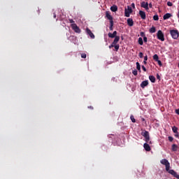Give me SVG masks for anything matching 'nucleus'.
Listing matches in <instances>:
<instances>
[{
  "label": "nucleus",
  "mask_w": 179,
  "mask_h": 179,
  "mask_svg": "<svg viewBox=\"0 0 179 179\" xmlns=\"http://www.w3.org/2000/svg\"><path fill=\"white\" fill-rule=\"evenodd\" d=\"M87 55H86V53H82L81 54V58H86Z\"/></svg>",
  "instance_id": "obj_32"
},
{
  "label": "nucleus",
  "mask_w": 179,
  "mask_h": 179,
  "mask_svg": "<svg viewBox=\"0 0 179 179\" xmlns=\"http://www.w3.org/2000/svg\"><path fill=\"white\" fill-rule=\"evenodd\" d=\"M149 79L152 82V83H155V82H156V78L153 76H150Z\"/></svg>",
  "instance_id": "obj_18"
},
{
  "label": "nucleus",
  "mask_w": 179,
  "mask_h": 179,
  "mask_svg": "<svg viewBox=\"0 0 179 179\" xmlns=\"http://www.w3.org/2000/svg\"><path fill=\"white\" fill-rule=\"evenodd\" d=\"M86 31L91 38H94V34L92 33V31L89 28H87Z\"/></svg>",
  "instance_id": "obj_10"
},
{
  "label": "nucleus",
  "mask_w": 179,
  "mask_h": 179,
  "mask_svg": "<svg viewBox=\"0 0 179 179\" xmlns=\"http://www.w3.org/2000/svg\"><path fill=\"white\" fill-rule=\"evenodd\" d=\"M131 13H132V8L131 6H127V8L124 10V16L126 17H129Z\"/></svg>",
  "instance_id": "obj_4"
},
{
  "label": "nucleus",
  "mask_w": 179,
  "mask_h": 179,
  "mask_svg": "<svg viewBox=\"0 0 179 179\" xmlns=\"http://www.w3.org/2000/svg\"><path fill=\"white\" fill-rule=\"evenodd\" d=\"M175 112L178 114V115H179V109H176Z\"/></svg>",
  "instance_id": "obj_42"
},
{
  "label": "nucleus",
  "mask_w": 179,
  "mask_h": 179,
  "mask_svg": "<svg viewBox=\"0 0 179 179\" xmlns=\"http://www.w3.org/2000/svg\"><path fill=\"white\" fill-rule=\"evenodd\" d=\"M143 41L144 43H148V38L146 36L143 37Z\"/></svg>",
  "instance_id": "obj_36"
},
{
  "label": "nucleus",
  "mask_w": 179,
  "mask_h": 179,
  "mask_svg": "<svg viewBox=\"0 0 179 179\" xmlns=\"http://www.w3.org/2000/svg\"><path fill=\"white\" fill-rule=\"evenodd\" d=\"M141 135H149V132L145 130H143L141 133Z\"/></svg>",
  "instance_id": "obj_28"
},
{
  "label": "nucleus",
  "mask_w": 179,
  "mask_h": 179,
  "mask_svg": "<svg viewBox=\"0 0 179 179\" xmlns=\"http://www.w3.org/2000/svg\"><path fill=\"white\" fill-rule=\"evenodd\" d=\"M108 36L110 38H114L117 37V31H113V34L108 33Z\"/></svg>",
  "instance_id": "obj_11"
},
{
  "label": "nucleus",
  "mask_w": 179,
  "mask_h": 179,
  "mask_svg": "<svg viewBox=\"0 0 179 179\" xmlns=\"http://www.w3.org/2000/svg\"><path fill=\"white\" fill-rule=\"evenodd\" d=\"M153 19H154L155 20H159V15H154V16H153Z\"/></svg>",
  "instance_id": "obj_29"
},
{
  "label": "nucleus",
  "mask_w": 179,
  "mask_h": 179,
  "mask_svg": "<svg viewBox=\"0 0 179 179\" xmlns=\"http://www.w3.org/2000/svg\"><path fill=\"white\" fill-rule=\"evenodd\" d=\"M110 27H109V29H110V31H113V26H114V21H111V22H110Z\"/></svg>",
  "instance_id": "obj_23"
},
{
  "label": "nucleus",
  "mask_w": 179,
  "mask_h": 179,
  "mask_svg": "<svg viewBox=\"0 0 179 179\" xmlns=\"http://www.w3.org/2000/svg\"><path fill=\"white\" fill-rule=\"evenodd\" d=\"M54 18L55 19V17H57V14L54 13Z\"/></svg>",
  "instance_id": "obj_46"
},
{
  "label": "nucleus",
  "mask_w": 179,
  "mask_h": 179,
  "mask_svg": "<svg viewBox=\"0 0 179 179\" xmlns=\"http://www.w3.org/2000/svg\"><path fill=\"white\" fill-rule=\"evenodd\" d=\"M160 163L161 164L165 166L166 171L175 177V178L179 179V175L177 173V172L173 169H170V162H169V160L163 159L160 161Z\"/></svg>",
  "instance_id": "obj_1"
},
{
  "label": "nucleus",
  "mask_w": 179,
  "mask_h": 179,
  "mask_svg": "<svg viewBox=\"0 0 179 179\" xmlns=\"http://www.w3.org/2000/svg\"><path fill=\"white\" fill-rule=\"evenodd\" d=\"M143 64H144L145 65H146L147 62H146L145 60L143 61Z\"/></svg>",
  "instance_id": "obj_47"
},
{
  "label": "nucleus",
  "mask_w": 179,
  "mask_h": 179,
  "mask_svg": "<svg viewBox=\"0 0 179 179\" xmlns=\"http://www.w3.org/2000/svg\"><path fill=\"white\" fill-rule=\"evenodd\" d=\"M113 47H115L116 51H118V50L120 49V45H117V43L115 44Z\"/></svg>",
  "instance_id": "obj_26"
},
{
  "label": "nucleus",
  "mask_w": 179,
  "mask_h": 179,
  "mask_svg": "<svg viewBox=\"0 0 179 179\" xmlns=\"http://www.w3.org/2000/svg\"><path fill=\"white\" fill-rule=\"evenodd\" d=\"M178 128L177 127H173V128H172V131L174 132V134H177V131H178Z\"/></svg>",
  "instance_id": "obj_27"
},
{
  "label": "nucleus",
  "mask_w": 179,
  "mask_h": 179,
  "mask_svg": "<svg viewBox=\"0 0 179 179\" xmlns=\"http://www.w3.org/2000/svg\"><path fill=\"white\" fill-rule=\"evenodd\" d=\"M150 33H156V27H152L150 29Z\"/></svg>",
  "instance_id": "obj_20"
},
{
  "label": "nucleus",
  "mask_w": 179,
  "mask_h": 179,
  "mask_svg": "<svg viewBox=\"0 0 179 179\" xmlns=\"http://www.w3.org/2000/svg\"><path fill=\"white\" fill-rule=\"evenodd\" d=\"M171 150L172 152H177V150H178V146H177V145L176 144H173Z\"/></svg>",
  "instance_id": "obj_17"
},
{
  "label": "nucleus",
  "mask_w": 179,
  "mask_h": 179,
  "mask_svg": "<svg viewBox=\"0 0 179 179\" xmlns=\"http://www.w3.org/2000/svg\"><path fill=\"white\" fill-rule=\"evenodd\" d=\"M168 139H169V142H173V141H174V138L171 136H169Z\"/></svg>",
  "instance_id": "obj_30"
},
{
  "label": "nucleus",
  "mask_w": 179,
  "mask_h": 179,
  "mask_svg": "<svg viewBox=\"0 0 179 179\" xmlns=\"http://www.w3.org/2000/svg\"><path fill=\"white\" fill-rule=\"evenodd\" d=\"M72 29L75 31V33H80V29L76 24H71Z\"/></svg>",
  "instance_id": "obj_5"
},
{
  "label": "nucleus",
  "mask_w": 179,
  "mask_h": 179,
  "mask_svg": "<svg viewBox=\"0 0 179 179\" xmlns=\"http://www.w3.org/2000/svg\"><path fill=\"white\" fill-rule=\"evenodd\" d=\"M138 44L143 45V39L142 38H138Z\"/></svg>",
  "instance_id": "obj_21"
},
{
  "label": "nucleus",
  "mask_w": 179,
  "mask_h": 179,
  "mask_svg": "<svg viewBox=\"0 0 179 179\" xmlns=\"http://www.w3.org/2000/svg\"><path fill=\"white\" fill-rule=\"evenodd\" d=\"M133 75H134L135 76H136V75H138V71L136 70H134L132 71Z\"/></svg>",
  "instance_id": "obj_31"
},
{
  "label": "nucleus",
  "mask_w": 179,
  "mask_h": 179,
  "mask_svg": "<svg viewBox=\"0 0 179 179\" xmlns=\"http://www.w3.org/2000/svg\"><path fill=\"white\" fill-rule=\"evenodd\" d=\"M131 6H132V8H134V9H135V3H131Z\"/></svg>",
  "instance_id": "obj_43"
},
{
  "label": "nucleus",
  "mask_w": 179,
  "mask_h": 179,
  "mask_svg": "<svg viewBox=\"0 0 179 179\" xmlns=\"http://www.w3.org/2000/svg\"><path fill=\"white\" fill-rule=\"evenodd\" d=\"M141 36H143V32H141Z\"/></svg>",
  "instance_id": "obj_49"
},
{
  "label": "nucleus",
  "mask_w": 179,
  "mask_h": 179,
  "mask_svg": "<svg viewBox=\"0 0 179 179\" xmlns=\"http://www.w3.org/2000/svg\"><path fill=\"white\" fill-rule=\"evenodd\" d=\"M143 136L146 142L145 143L152 144V141H150V137L149 136V135H143Z\"/></svg>",
  "instance_id": "obj_7"
},
{
  "label": "nucleus",
  "mask_w": 179,
  "mask_h": 179,
  "mask_svg": "<svg viewBox=\"0 0 179 179\" xmlns=\"http://www.w3.org/2000/svg\"><path fill=\"white\" fill-rule=\"evenodd\" d=\"M138 57H140L141 58H143V53L142 52H139Z\"/></svg>",
  "instance_id": "obj_34"
},
{
  "label": "nucleus",
  "mask_w": 179,
  "mask_h": 179,
  "mask_svg": "<svg viewBox=\"0 0 179 179\" xmlns=\"http://www.w3.org/2000/svg\"><path fill=\"white\" fill-rule=\"evenodd\" d=\"M88 108H90V110H93V106H88Z\"/></svg>",
  "instance_id": "obj_45"
},
{
  "label": "nucleus",
  "mask_w": 179,
  "mask_h": 179,
  "mask_svg": "<svg viewBox=\"0 0 179 179\" xmlns=\"http://www.w3.org/2000/svg\"><path fill=\"white\" fill-rule=\"evenodd\" d=\"M157 79H160V76H159V74L157 75Z\"/></svg>",
  "instance_id": "obj_44"
},
{
  "label": "nucleus",
  "mask_w": 179,
  "mask_h": 179,
  "mask_svg": "<svg viewBox=\"0 0 179 179\" xmlns=\"http://www.w3.org/2000/svg\"><path fill=\"white\" fill-rule=\"evenodd\" d=\"M136 69H138V71H141V64H139V62H136Z\"/></svg>",
  "instance_id": "obj_24"
},
{
  "label": "nucleus",
  "mask_w": 179,
  "mask_h": 179,
  "mask_svg": "<svg viewBox=\"0 0 179 179\" xmlns=\"http://www.w3.org/2000/svg\"><path fill=\"white\" fill-rule=\"evenodd\" d=\"M141 68L144 71V72H146V67H145V66H142Z\"/></svg>",
  "instance_id": "obj_39"
},
{
  "label": "nucleus",
  "mask_w": 179,
  "mask_h": 179,
  "mask_svg": "<svg viewBox=\"0 0 179 179\" xmlns=\"http://www.w3.org/2000/svg\"><path fill=\"white\" fill-rule=\"evenodd\" d=\"M118 41H120V36H116L115 37L114 41H113V44H117V43H118Z\"/></svg>",
  "instance_id": "obj_19"
},
{
  "label": "nucleus",
  "mask_w": 179,
  "mask_h": 179,
  "mask_svg": "<svg viewBox=\"0 0 179 179\" xmlns=\"http://www.w3.org/2000/svg\"><path fill=\"white\" fill-rule=\"evenodd\" d=\"M153 59H154V61H159V55H157L156 54L154 55Z\"/></svg>",
  "instance_id": "obj_22"
},
{
  "label": "nucleus",
  "mask_w": 179,
  "mask_h": 179,
  "mask_svg": "<svg viewBox=\"0 0 179 179\" xmlns=\"http://www.w3.org/2000/svg\"><path fill=\"white\" fill-rule=\"evenodd\" d=\"M156 62L158 63V65H159V66H162L163 64H162V61L159 60L158 61H156Z\"/></svg>",
  "instance_id": "obj_33"
},
{
  "label": "nucleus",
  "mask_w": 179,
  "mask_h": 179,
  "mask_svg": "<svg viewBox=\"0 0 179 179\" xmlns=\"http://www.w3.org/2000/svg\"><path fill=\"white\" fill-rule=\"evenodd\" d=\"M139 15H140L141 19H143V20H145V19H146V13H145V11L140 10Z\"/></svg>",
  "instance_id": "obj_9"
},
{
  "label": "nucleus",
  "mask_w": 179,
  "mask_h": 179,
  "mask_svg": "<svg viewBox=\"0 0 179 179\" xmlns=\"http://www.w3.org/2000/svg\"><path fill=\"white\" fill-rule=\"evenodd\" d=\"M144 61H148V55H145V56L144 57Z\"/></svg>",
  "instance_id": "obj_41"
},
{
  "label": "nucleus",
  "mask_w": 179,
  "mask_h": 179,
  "mask_svg": "<svg viewBox=\"0 0 179 179\" xmlns=\"http://www.w3.org/2000/svg\"><path fill=\"white\" fill-rule=\"evenodd\" d=\"M148 6H149V8H153V5L152 4V3H150L148 4Z\"/></svg>",
  "instance_id": "obj_40"
},
{
  "label": "nucleus",
  "mask_w": 179,
  "mask_h": 179,
  "mask_svg": "<svg viewBox=\"0 0 179 179\" xmlns=\"http://www.w3.org/2000/svg\"><path fill=\"white\" fill-rule=\"evenodd\" d=\"M106 17L107 19H108V20H110V23H111V22H113V16H111V15H110V13H108V12H106Z\"/></svg>",
  "instance_id": "obj_16"
},
{
  "label": "nucleus",
  "mask_w": 179,
  "mask_h": 179,
  "mask_svg": "<svg viewBox=\"0 0 179 179\" xmlns=\"http://www.w3.org/2000/svg\"><path fill=\"white\" fill-rule=\"evenodd\" d=\"M143 148L146 152H150L151 150L150 145H149L148 143H144Z\"/></svg>",
  "instance_id": "obj_8"
},
{
  "label": "nucleus",
  "mask_w": 179,
  "mask_h": 179,
  "mask_svg": "<svg viewBox=\"0 0 179 179\" xmlns=\"http://www.w3.org/2000/svg\"><path fill=\"white\" fill-rule=\"evenodd\" d=\"M141 121H145V118H142V119H141Z\"/></svg>",
  "instance_id": "obj_48"
},
{
  "label": "nucleus",
  "mask_w": 179,
  "mask_h": 179,
  "mask_svg": "<svg viewBox=\"0 0 179 179\" xmlns=\"http://www.w3.org/2000/svg\"><path fill=\"white\" fill-rule=\"evenodd\" d=\"M170 17H171V14L166 13L164 15L163 19H164V20H167V19H170Z\"/></svg>",
  "instance_id": "obj_15"
},
{
  "label": "nucleus",
  "mask_w": 179,
  "mask_h": 179,
  "mask_svg": "<svg viewBox=\"0 0 179 179\" xmlns=\"http://www.w3.org/2000/svg\"><path fill=\"white\" fill-rule=\"evenodd\" d=\"M69 22H70V23H72V24H75V21H73V20H72V19H70Z\"/></svg>",
  "instance_id": "obj_38"
},
{
  "label": "nucleus",
  "mask_w": 179,
  "mask_h": 179,
  "mask_svg": "<svg viewBox=\"0 0 179 179\" xmlns=\"http://www.w3.org/2000/svg\"><path fill=\"white\" fill-rule=\"evenodd\" d=\"M115 44H114V42L112 43V44L109 46V48H113Z\"/></svg>",
  "instance_id": "obj_37"
},
{
  "label": "nucleus",
  "mask_w": 179,
  "mask_h": 179,
  "mask_svg": "<svg viewBox=\"0 0 179 179\" xmlns=\"http://www.w3.org/2000/svg\"><path fill=\"white\" fill-rule=\"evenodd\" d=\"M130 120L132 122H136V120H135V117L132 115L130 116Z\"/></svg>",
  "instance_id": "obj_25"
},
{
  "label": "nucleus",
  "mask_w": 179,
  "mask_h": 179,
  "mask_svg": "<svg viewBox=\"0 0 179 179\" xmlns=\"http://www.w3.org/2000/svg\"><path fill=\"white\" fill-rule=\"evenodd\" d=\"M148 85H149V82L148 80H144L141 83V87H142V89H145Z\"/></svg>",
  "instance_id": "obj_12"
},
{
  "label": "nucleus",
  "mask_w": 179,
  "mask_h": 179,
  "mask_svg": "<svg viewBox=\"0 0 179 179\" xmlns=\"http://www.w3.org/2000/svg\"><path fill=\"white\" fill-rule=\"evenodd\" d=\"M170 34H171V37L174 40H177V38H178L179 33H178V30H171Z\"/></svg>",
  "instance_id": "obj_2"
},
{
  "label": "nucleus",
  "mask_w": 179,
  "mask_h": 179,
  "mask_svg": "<svg viewBox=\"0 0 179 179\" xmlns=\"http://www.w3.org/2000/svg\"><path fill=\"white\" fill-rule=\"evenodd\" d=\"M110 10L112 12H117V10H118V7L116 5H113L110 7Z\"/></svg>",
  "instance_id": "obj_14"
},
{
  "label": "nucleus",
  "mask_w": 179,
  "mask_h": 179,
  "mask_svg": "<svg viewBox=\"0 0 179 179\" xmlns=\"http://www.w3.org/2000/svg\"><path fill=\"white\" fill-rule=\"evenodd\" d=\"M127 24L130 27H132V26H134V20L131 18H128L127 19Z\"/></svg>",
  "instance_id": "obj_13"
},
{
  "label": "nucleus",
  "mask_w": 179,
  "mask_h": 179,
  "mask_svg": "<svg viewBox=\"0 0 179 179\" xmlns=\"http://www.w3.org/2000/svg\"><path fill=\"white\" fill-rule=\"evenodd\" d=\"M141 8H144L146 10H149V3L145 1L141 2Z\"/></svg>",
  "instance_id": "obj_6"
},
{
  "label": "nucleus",
  "mask_w": 179,
  "mask_h": 179,
  "mask_svg": "<svg viewBox=\"0 0 179 179\" xmlns=\"http://www.w3.org/2000/svg\"><path fill=\"white\" fill-rule=\"evenodd\" d=\"M167 5L168 6H173V3H171V1H168Z\"/></svg>",
  "instance_id": "obj_35"
},
{
  "label": "nucleus",
  "mask_w": 179,
  "mask_h": 179,
  "mask_svg": "<svg viewBox=\"0 0 179 179\" xmlns=\"http://www.w3.org/2000/svg\"><path fill=\"white\" fill-rule=\"evenodd\" d=\"M176 138H178V135H176Z\"/></svg>",
  "instance_id": "obj_50"
},
{
  "label": "nucleus",
  "mask_w": 179,
  "mask_h": 179,
  "mask_svg": "<svg viewBox=\"0 0 179 179\" xmlns=\"http://www.w3.org/2000/svg\"><path fill=\"white\" fill-rule=\"evenodd\" d=\"M157 37L158 40H160L161 41H164V34H163V31H162V30H159L157 31Z\"/></svg>",
  "instance_id": "obj_3"
}]
</instances>
